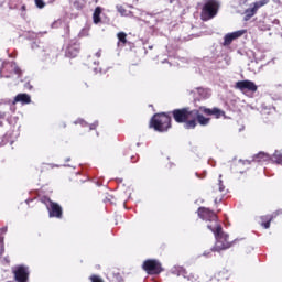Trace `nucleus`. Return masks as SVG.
Here are the masks:
<instances>
[{
  "label": "nucleus",
  "mask_w": 282,
  "mask_h": 282,
  "mask_svg": "<svg viewBox=\"0 0 282 282\" xmlns=\"http://www.w3.org/2000/svg\"><path fill=\"white\" fill-rule=\"evenodd\" d=\"M175 122L184 123L185 129H195L197 121L193 119V110L191 108L175 109L172 111Z\"/></svg>",
  "instance_id": "f257e3e1"
},
{
  "label": "nucleus",
  "mask_w": 282,
  "mask_h": 282,
  "mask_svg": "<svg viewBox=\"0 0 282 282\" xmlns=\"http://www.w3.org/2000/svg\"><path fill=\"white\" fill-rule=\"evenodd\" d=\"M207 228L212 230L215 235L216 243L215 247L212 250H215L216 252H221V250H228L232 243L228 241V234H225L221 231V226L216 225V229L213 228V225H208Z\"/></svg>",
  "instance_id": "f03ea898"
},
{
  "label": "nucleus",
  "mask_w": 282,
  "mask_h": 282,
  "mask_svg": "<svg viewBox=\"0 0 282 282\" xmlns=\"http://www.w3.org/2000/svg\"><path fill=\"white\" fill-rule=\"evenodd\" d=\"M204 2L200 19L202 21H210V19H215L217 12H219V0H204Z\"/></svg>",
  "instance_id": "7ed1b4c3"
},
{
  "label": "nucleus",
  "mask_w": 282,
  "mask_h": 282,
  "mask_svg": "<svg viewBox=\"0 0 282 282\" xmlns=\"http://www.w3.org/2000/svg\"><path fill=\"white\" fill-rule=\"evenodd\" d=\"M151 127H153L155 131H160L161 133L164 131H169V129H171V117L164 112L154 115L151 120Z\"/></svg>",
  "instance_id": "20e7f679"
},
{
  "label": "nucleus",
  "mask_w": 282,
  "mask_h": 282,
  "mask_svg": "<svg viewBox=\"0 0 282 282\" xmlns=\"http://www.w3.org/2000/svg\"><path fill=\"white\" fill-rule=\"evenodd\" d=\"M142 268L147 272V274H160L164 271V269L162 268V263L155 259L145 260Z\"/></svg>",
  "instance_id": "39448f33"
},
{
  "label": "nucleus",
  "mask_w": 282,
  "mask_h": 282,
  "mask_svg": "<svg viewBox=\"0 0 282 282\" xmlns=\"http://www.w3.org/2000/svg\"><path fill=\"white\" fill-rule=\"evenodd\" d=\"M198 216L200 219H204V221H214L213 228L215 229H217V226H219V224H217V214H215V212L210 210L209 208H198Z\"/></svg>",
  "instance_id": "423d86ee"
},
{
  "label": "nucleus",
  "mask_w": 282,
  "mask_h": 282,
  "mask_svg": "<svg viewBox=\"0 0 282 282\" xmlns=\"http://www.w3.org/2000/svg\"><path fill=\"white\" fill-rule=\"evenodd\" d=\"M13 274L17 282H28L30 271L26 267L19 265L13 268Z\"/></svg>",
  "instance_id": "0eeeda50"
},
{
  "label": "nucleus",
  "mask_w": 282,
  "mask_h": 282,
  "mask_svg": "<svg viewBox=\"0 0 282 282\" xmlns=\"http://www.w3.org/2000/svg\"><path fill=\"white\" fill-rule=\"evenodd\" d=\"M236 89H239L240 91H242V94H246V91H257L258 87L254 82L240 80L236 83Z\"/></svg>",
  "instance_id": "6e6552de"
},
{
  "label": "nucleus",
  "mask_w": 282,
  "mask_h": 282,
  "mask_svg": "<svg viewBox=\"0 0 282 282\" xmlns=\"http://www.w3.org/2000/svg\"><path fill=\"white\" fill-rule=\"evenodd\" d=\"M47 210L50 217H56L57 219L63 217V208L57 203L48 200Z\"/></svg>",
  "instance_id": "1a4fd4ad"
},
{
  "label": "nucleus",
  "mask_w": 282,
  "mask_h": 282,
  "mask_svg": "<svg viewBox=\"0 0 282 282\" xmlns=\"http://www.w3.org/2000/svg\"><path fill=\"white\" fill-rule=\"evenodd\" d=\"M200 109H194L192 110V120H196L200 127H206L210 123V118L204 117V115L200 113Z\"/></svg>",
  "instance_id": "9d476101"
},
{
  "label": "nucleus",
  "mask_w": 282,
  "mask_h": 282,
  "mask_svg": "<svg viewBox=\"0 0 282 282\" xmlns=\"http://www.w3.org/2000/svg\"><path fill=\"white\" fill-rule=\"evenodd\" d=\"M246 34V30H239L228 33L224 37V45H230L236 39H241Z\"/></svg>",
  "instance_id": "9b49d317"
},
{
  "label": "nucleus",
  "mask_w": 282,
  "mask_h": 282,
  "mask_svg": "<svg viewBox=\"0 0 282 282\" xmlns=\"http://www.w3.org/2000/svg\"><path fill=\"white\" fill-rule=\"evenodd\" d=\"M202 113H205V116H215V118H221V116H226V112L219 108H206L204 106L199 107Z\"/></svg>",
  "instance_id": "f8f14e48"
},
{
  "label": "nucleus",
  "mask_w": 282,
  "mask_h": 282,
  "mask_svg": "<svg viewBox=\"0 0 282 282\" xmlns=\"http://www.w3.org/2000/svg\"><path fill=\"white\" fill-rule=\"evenodd\" d=\"M79 52L80 46L78 44H70L67 46L65 54L68 58H76Z\"/></svg>",
  "instance_id": "ddd939ff"
},
{
  "label": "nucleus",
  "mask_w": 282,
  "mask_h": 282,
  "mask_svg": "<svg viewBox=\"0 0 282 282\" xmlns=\"http://www.w3.org/2000/svg\"><path fill=\"white\" fill-rule=\"evenodd\" d=\"M21 102V105H30L32 102V97L28 94H18L13 99V105Z\"/></svg>",
  "instance_id": "4468645a"
},
{
  "label": "nucleus",
  "mask_w": 282,
  "mask_h": 282,
  "mask_svg": "<svg viewBox=\"0 0 282 282\" xmlns=\"http://www.w3.org/2000/svg\"><path fill=\"white\" fill-rule=\"evenodd\" d=\"M258 10L259 9L254 4H253L252 8L246 9L243 20L245 21H250V19H252V17H254L257 14Z\"/></svg>",
  "instance_id": "2eb2a0df"
},
{
  "label": "nucleus",
  "mask_w": 282,
  "mask_h": 282,
  "mask_svg": "<svg viewBox=\"0 0 282 282\" xmlns=\"http://www.w3.org/2000/svg\"><path fill=\"white\" fill-rule=\"evenodd\" d=\"M270 160V155L264 152H259L253 156V162H268Z\"/></svg>",
  "instance_id": "dca6fc26"
},
{
  "label": "nucleus",
  "mask_w": 282,
  "mask_h": 282,
  "mask_svg": "<svg viewBox=\"0 0 282 282\" xmlns=\"http://www.w3.org/2000/svg\"><path fill=\"white\" fill-rule=\"evenodd\" d=\"M172 274H176L177 276H184V279H191L189 276H186V269L182 267H175L172 269Z\"/></svg>",
  "instance_id": "f3484780"
},
{
  "label": "nucleus",
  "mask_w": 282,
  "mask_h": 282,
  "mask_svg": "<svg viewBox=\"0 0 282 282\" xmlns=\"http://www.w3.org/2000/svg\"><path fill=\"white\" fill-rule=\"evenodd\" d=\"M100 14H102V8L96 7V9L93 13L94 23H96V24L100 23Z\"/></svg>",
  "instance_id": "a211bd4d"
},
{
  "label": "nucleus",
  "mask_w": 282,
  "mask_h": 282,
  "mask_svg": "<svg viewBox=\"0 0 282 282\" xmlns=\"http://www.w3.org/2000/svg\"><path fill=\"white\" fill-rule=\"evenodd\" d=\"M107 278L115 282H122V275H120V273L109 272L107 273Z\"/></svg>",
  "instance_id": "6ab92c4d"
},
{
  "label": "nucleus",
  "mask_w": 282,
  "mask_h": 282,
  "mask_svg": "<svg viewBox=\"0 0 282 282\" xmlns=\"http://www.w3.org/2000/svg\"><path fill=\"white\" fill-rule=\"evenodd\" d=\"M197 93L200 98H210V90L206 88H197Z\"/></svg>",
  "instance_id": "aec40b11"
},
{
  "label": "nucleus",
  "mask_w": 282,
  "mask_h": 282,
  "mask_svg": "<svg viewBox=\"0 0 282 282\" xmlns=\"http://www.w3.org/2000/svg\"><path fill=\"white\" fill-rule=\"evenodd\" d=\"M272 162H274L275 164H281L282 166V154L279 151H275V153L272 156Z\"/></svg>",
  "instance_id": "412c9836"
},
{
  "label": "nucleus",
  "mask_w": 282,
  "mask_h": 282,
  "mask_svg": "<svg viewBox=\"0 0 282 282\" xmlns=\"http://www.w3.org/2000/svg\"><path fill=\"white\" fill-rule=\"evenodd\" d=\"M217 191H219V193H224L226 191V186H224V182L221 180H219L218 184L214 186V193H217Z\"/></svg>",
  "instance_id": "4be33fe9"
},
{
  "label": "nucleus",
  "mask_w": 282,
  "mask_h": 282,
  "mask_svg": "<svg viewBox=\"0 0 282 282\" xmlns=\"http://www.w3.org/2000/svg\"><path fill=\"white\" fill-rule=\"evenodd\" d=\"M117 39L119 40V43H121L122 45H127V33L119 32L117 34Z\"/></svg>",
  "instance_id": "5701e85b"
},
{
  "label": "nucleus",
  "mask_w": 282,
  "mask_h": 282,
  "mask_svg": "<svg viewBox=\"0 0 282 282\" xmlns=\"http://www.w3.org/2000/svg\"><path fill=\"white\" fill-rule=\"evenodd\" d=\"M270 3V0H259L257 2H253V6L259 10V8H263V6H268Z\"/></svg>",
  "instance_id": "b1692460"
},
{
  "label": "nucleus",
  "mask_w": 282,
  "mask_h": 282,
  "mask_svg": "<svg viewBox=\"0 0 282 282\" xmlns=\"http://www.w3.org/2000/svg\"><path fill=\"white\" fill-rule=\"evenodd\" d=\"M9 65L12 67L14 74H21V68H19L14 62L9 63Z\"/></svg>",
  "instance_id": "393cba45"
},
{
  "label": "nucleus",
  "mask_w": 282,
  "mask_h": 282,
  "mask_svg": "<svg viewBox=\"0 0 282 282\" xmlns=\"http://www.w3.org/2000/svg\"><path fill=\"white\" fill-rule=\"evenodd\" d=\"M34 1H35L36 8H39L40 10H43V8H45V1L43 0H34Z\"/></svg>",
  "instance_id": "a878e982"
},
{
  "label": "nucleus",
  "mask_w": 282,
  "mask_h": 282,
  "mask_svg": "<svg viewBox=\"0 0 282 282\" xmlns=\"http://www.w3.org/2000/svg\"><path fill=\"white\" fill-rule=\"evenodd\" d=\"M118 12L121 14V17H127V9L123 7H118Z\"/></svg>",
  "instance_id": "bb28decb"
},
{
  "label": "nucleus",
  "mask_w": 282,
  "mask_h": 282,
  "mask_svg": "<svg viewBox=\"0 0 282 282\" xmlns=\"http://www.w3.org/2000/svg\"><path fill=\"white\" fill-rule=\"evenodd\" d=\"M3 237H0V257L3 254Z\"/></svg>",
  "instance_id": "cd10ccee"
},
{
  "label": "nucleus",
  "mask_w": 282,
  "mask_h": 282,
  "mask_svg": "<svg viewBox=\"0 0 282 282\" xmlns=\"http://www.w3.org/2000/svg\"><path fill=\"white\" fill-rule=\"evenodd\" d=\"M270 221H272V218H269V220H267L265 223H262L261 226L268 229L270 228Z\"/></svg>",
  "instance_id": "c85d7f7f"
},
{
  "label": "nucleus",
  "mask_w": 282,
  "mask_h": 282,
  "mask_svg": "<svg viewBox=\"0 0 282 282\" xmlns=\"http://www.w3.org/2000/svg\"><path fill=\"white\" fill-rule=\"evenodd\" d=\"M96 58H100L102 56V50H99L98 52L95 53Z\"/></svg>",
  "instance_id": "c756f323"
},
{
  "label": "nucleus",
  "mask_w": 282,
  "mask_h": 282,
  "mask_svg": "<svg viewBox=\"0 0 282 282\" xmlns=\"http://www.w3.org/2000/svg\"><path fill=\"white\" fill-rule=\"evenodd\" d=\"M1 263H7V264H9V263H10V259H9L8 257H6V258H3V259L1 260Z\"/></svg>",
  "instance_id": "7c9ffc66"
},
{
  "label": "nucleus",
  "mask_w": 282,
  "mask_h": 282,
  "mask_svg": "<svg viewBox=\"0 0 282 282\" xmlns=\"http://www.w3.org/2000/svg\"><path fill=\"white\" fill-rule=\"evenodd\" d=\"M4 232H8V227H3L0 229V235H4Z\"/></svg>",
  "instance_id": "2f4dec72"
},
{
  "label": "nucleus",
  "mask_w": 282,
  "mask_h": 282,
  "mask_svg": "<svg viewBox=\"0 0 282 282\" xmlns=\"http://www.w3.org/2000/svg\"><path fill=\"white\" fill-rule=\"evenodd\" d=\"M96 127H98V121H96L95 123L90 124V131L96 129Z\"/></svg>",
  "instance_id": "473e14b6"
},
{
  "label": "nucleus",
  "mask_w": 282,
  "mask_h": 282,
  "mask_svg": "<svg viewBox=\"0 0 282 282\" xmlns=\"http://www.w3.org/2000/svg\"><path fill=\"white\" fill-rule=\"evenodd\" d=\"M6 118V112H0V120H3Z\"/></svg>",
  "instance_id": "72a5a7b5"
},
{
  "label": "nucleus",
  "mask_w": 282,
  "mask_h": 282,
  "mask_svg": "<svg viewBox=\"0 0 282 282\" xmlns=\"http://www.w3.org/2000/svg\"><path fill=\"white\" fill-rule=\"evenodd\" d=\"M24 87H26V89H32V85H30V83H26Z\"/></svg>",
  "instance_id": "f704fd0d"
},
{
  "label": "nucleus",
  "mask_w": 282,
  "mask_h": 282,
  "mask_svg": "<svg viewBox=\"0 0 282 282\" xmlns=\"http://www.w3.org/2000/svg\"><path fill=\"white\" fill-rule=\"evenodd\" d=\"M22 12H25V6L21 7Z\"/></svg>",
  "instance_id": "c9c22d12"
},
{
  "label": "nucleus",
  "mask_w": 282,
  "mask_h": 282,
  "mask_svg": "<svg viewBox=\"0 0 282 282\" xmlns=\"http://www.w3.org/2000/svg\"><path fill=\"white\" fill-rule=\"evenodd\" d=\"M6 65H8V63H1V67H6Z\"/></svg>",
  "instance_id": "e433bc0d"
},
{
  "label": "nucleus",
  "mask_w": 282,
  "mask_h": 282,
  "mask_svg": "<svg viewBox=\"0 0 282 282\" xmlns=\"http://www.w3.org/2000/svg\"><path fill=\"white\" fill-rule=\"evenodd\" d=\"M173 1H175V0H169V3H173Z\"/></svg>",
  "instance_id": "4c0bfd02"
},
{
  "label": "nucleus",
  "mask_w": 282,
  "mask_h": 282,
  "mask_svg": "<svg viewBox=\"0 0 282 282\" xmlns=\"http://www.w3.org/2000/svg\"><path fill=\"white\" fill-rule=\"evenodd\" d=\"M94 65H98V62H94Z\"/></svg>",
  "instance_id": "58836bf2"
},
{
  "label": "nucleus",
  "mask_w": 282,
  "mask_h": 282,
  "mask_svg": "<svg viewBox=\"0 0 282 282\" xmlns=\"http://www.w3.org/2000/svg\"><path fill=\"white\" fill-rule=\"evenodd\" d=\"M83 122H85V121L80 120V123H82V124H83Z\"/></svg>",
  "instance_id": "ea45409f"
},
{
  "label": "nucleus",
  "mask_w": 282,
  "mask_h": 282,
  "mask_svg": "<svg viewBox=\"0 0 282 282\" xmlns=\"http://www.w3.org/2000/svg\"><path fill=\"white\" fill-rule=\"evenodd\" d=\"M0 74H2V70H1V68H0Z\"/></svg>",
  "instance_id": "a19ab883"
}]
</instances>
